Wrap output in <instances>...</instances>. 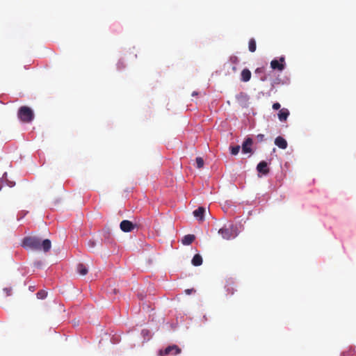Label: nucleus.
I'll use <instances>...</instances> for the list:
<instances>
[{
  "label": "nucleus",
  "instance_id": "obj_4",
  "mask_svg": "<svg viewBox=\"0 0 356 356\" xmlns=\"http://www.w3.org/2000/svg\"><path fill=\"white\" fill-rule=\"evenodd\" d=\"M181 348L177 345H171L165 348L164 350L159 351V356L176 355L181 353Z\"/></svg>",
  "mask_w": 356,
  "mask_h": 356
},
{
  "label": "nucleus",
  "instance_id": "obj_3",
  "mask_svg": "<svg viewBox=\"0 0 356 356\" xmlns=\"http://www.w3.org/2000/svg\"><path fill=\"white\" fill-rule=\"evenodd\" d=\"M218 233L222 236L224 239L230 240L236 236L237 234L235 232V228L233 225H229V227H223L220 228Z\"/></svg>",
  "mask_w": 356,
  "mask_h": 356
},
{
  "label": "nucleus",
  "instance_id": "obj_7",
  "mask_svg": "<svg viewBox=\"0 0 356 356\" xmlns=\"http://www.w3.org/2000/svg\"><path fill=\"white\" fill-rule=\"evenodd\" d=\"M252 139L251 138H247L243 143L242 144V152L243 154L252 153L251 146L252 145Z\"/></svg>",
  "mask_w": 356,
  "mask_h": 356
},
{
  "label": "nucleus",
  "instance_id": "obj_17",
  "mask_svg": "<svg viewBox=\"0 0 356 356\" xmlns=\"http://www.w3.org/2000/svg\"><path fill=\"white\" fill-rule=\"evenodd\" d=\"M256 41L254 38H251L248 42V49L250 52H254L256 51Z\"/></svg>",
  "mask_w": 356,
  "mask_h": 356
},
{
  "label": "nucleus",
  "instance_id": "obj_9",
  "mask_svg": "<svg viewBox=\"0 0 356 356\" xmlns=\"http://www.w3.org/2000/svg\"><path fill=\"white\" fill-rule=\"evenodd\" d=\"M206 209L203 207H200L193 211L194 216L199 220L202 221L204 220V214Z\"/></svg>",
  "mask_w": 356,
  "mask_h": 356
},
{
  "label": "nucleus",
  "instance_id": "obj_28",
  "mask_svg": "<svg viewBox=\"0 0 356 356\" xmlns=\"http://www.w3.org/2000/svg\"><path fill=\"white\" fill-rule=\"evenodd\" d=\"M194 290L193 289H186L185 291V292L187 293V294H191Z\"/></svg>",
  "mask_w": 356,
  "mask_h": 356
},
{
  "label": "nucleus",
  "instance_id": "obj_5",
  "mask_svg": "<svg viewBox=\"0 0 356 356\" xmlns=\"http://www.w3.org/2000/svg\"><path fill=\"white\" fill-rule=\"evenodd\" d=\"M270 67L273 70H277L278 71L282 72L285 68V58L282 56L280 58V60L273 59L270 62Z\"/></svg>",
  "mask_w": 356,
  "mask_h": 356
},
{
  "label": "nucleus",
  "instance_id": "obj_24",
  "mask_svg": "<svg viewBox=\"0 0 356 356\" xmlns=\"http://www.w3.org/2000/svg\"><path fill=\"white\" fill-rule=\"evenodd\" d=\"M88 246H89L90 248H95V245H96V243H95V241H93V240H90V241H88Z\"/></svg>",
  "mask_w": 356,
  "mask_h": 356
},
{
  "label": "nucleus",
  "instance_id": "obj_31",
  "mask_svg": "<svg viewBox=\"0 0 356 356\" xmlns=\"http://www.w3.org/2000/svg\"><path fill=\"white\" fill-rule=\"evenodd\" d=\"M113 293H117V290H116L115 289H113Z\"/></svg>",
  "mask_w": 356,
  "mask_h": 356
},
{
  "label": "nucleus",
  "instance_id": "obj_6",
  "mask_svg": "<svg viewBox=\"0 0 356 356\" xmlns=\"http://www.w3.org/2000/svg\"><path fill=\"white\" fill-rule=\"evenodd\" d=\"M135 227L136 225L134 224L127 220H122L120 224V229L124 232H131Z\"/></svg>",
  "mask_w": 356,
  "mask_h": 356
},
{
  "label": "nucleus",
  "instance_id": "obj_13",
  "mask_svg": "<svg viewBox=\"0 0 356 356\" xmlns=\"http://www.w3.org/2000/svg\"><path fill=\"white\" fill-rule=\"evenodd\" d=\"M195 239V236L193 234L185 235L181 239V243L184 245H191Z\"/></svg>",
  "mask_w": 356,
  "mask_h": 356
},
{
  "label": "nucleus",
  "instance_id": "obj_8",
  "mask_svg": "<svg viewBox=\"0 0 356 356\" xmlns=\"http://www.w3.org/2000/svg\"><path fill=\"white\" fill-rule=\"evenodd\" d=\"M257 170L259 172L262 173L263 175H267L269 172V169L268 168V164L266 161H263L259 163L257 166Z\"/></svg>",
  "mask_w": 356,
  "mask_h": 356
},
{
  "label": "nucleus",
  "instance_id": "obj_1",
  "mask_svg": "<svg viewBox=\"0 0 356 356\" xmlns=\"http://www.w3.org/2000/svg\"><path fill=\"white\" fill-rule=\"evenodd\" d=\"M22 245L26 249L43 250L44 252H47L51 248V243L49 239H44L42 241L40 238L31 236L23 239Z\"/></svg>",
  "mask_w": 356,
  "mask_h": 356
},
{
  "label": "nucleus",
  "instance_id": "obj_16",
  "mask_svg": "<svg viewBox=\"0 0 356 356\" xmlns=\"http://www.w3.org/2000/svg\"><path fill=\"white\" fill-rule=\"evenodd\" d=\"M202 264V256L199 254H195L192 259V264L195 266H199Z\"/></svg>",
  "mask_w": 356,
  "mask_h": 356
},
{
  "label": "nucleus",
  "instance_id": "obj_2",
  "mask_svg": "<svg viewBox=\"0 0 356 356\" xmlns=\"http://www.w3.org/2000/svg\"><path fill=\"white\" fill-rule=\"evenodd\" d=\"M17 117L22 122L29 123L34 119V113L30 107L23 106L19 108Z\"/></svg>",
  "mask_w": 356,
  "mask_h": 356
},
{
  "label": "nucleus",
  "instance_id": "obj_14",
  "mask_svg": "<svg viewBox=\"0 0 356 356\" xmlns=\"http://www.w3.org/2000/svg\"><path fill=\"white\" fill-rule=\"evenodd\" d=\"M289 115V111L287 108H283L278 113V118L281 122L286 121Z\"/></svg>",
  "mask_w": 356,
  "mask_h": 356
},
{
  "label": "nucleus",
  "instance_id": "obj_30",
  "mask_svg": "<svg viewBox=\"0 0 356 356\" xmlns=\"http://www.w3.org/2000/svg\"><path fill=\"white\" fill-rule=\"evenodd\" d=\"M197 94H198V93H197V92L194 91V92L192 93V96H196V95H197Z\"/></svg>",
  "mask_w": 356,
  "mask_h": 356
},
{
  "label": "nucleus",
  "instance_id": "obj_27",
  "mask_svg": "<svg viewBox=\"0 0 356 356\" xmlns=\"http://www.w3.org/2000/svg\"><path fill=\"white\" fill-rule=\"evenodd\" d=\"M124 67V65H123V63L122 62H118V69H122Z\"/></svg>",
  "mask_w": 356,
  "mask_h": 356
},
{
  "label": "nucleus",
  "instance_id": "obj_29",
  "mask_svg": "<svg viewBox=\"0 0 356 356\" xmlns=\"http://www.w3.org/2000/svg\"><path fill=\"white\" fill-rule=\"evenodd\" d=\"M232 70L234 72H236L237 71V68L235 65L232 67Z\"/></svg>",
  "mask_w": 356,
  "mask_h": 356
},
{
  "label": "nucleus",
  "instance_id": "obj_15",
  "mask_svg": "<svg viewBox=\"0 0 356 356\" xmlns=\"http://www.w3.org/2000/svg\"><path fill=\"white\" fill-rule=\"evenodd\" d=\"M76 270L81 275H86L88 272V268L83 264H79L76 266Z\"/></svg>",
  "mask_w": 356,
  "mask_h": 356
},
{
  "label": "nucleus",
  "instance_id": "obj_32",
  "mask_svg": "<svg viewBox=\"0 0 356 356\" xmlns=\"http://www.w3.org/2000/svg\"><path fill=\"white\" fill-rule=\"evenodd\" d=\"M1 188H2V186H1V185L0 184V191L1 190Z\"/></svg>",
  "mask_w": 356,
  "mask_h": 356
},
{
  "label": "nucleus",
  "instance_id": "obj_10",
  "mask_svg": "<svg viewBox=\"0 0 356 356\" xmlns=\"http://www.w3.org/2000/svg\"><path fill=\"white\" fill-rule=\"evenodd\" d=\"M275 144L282 149H285L288 145L286 140L282 136H277L275 139Z\"/></svg>",
  "mask_w": 356,
  "mask_h": 356
},
{
  "label": "nucleus",
  "instance_id": "obj_18",
  "mask_svg": "<svg viewBox=\"0 0 356 356\" xmlns=\"http://www.w3.org/2000/svg\"><path fill=\"white\" fill-rule=\"evenodd\" d=\"M37 298L39 299H44L47 297V293L44 290H40L37 293Z\"/></svg>",
  "mask_w": 356,
  "mask_h": 356
},
{
  "label": "nucleus",
  "instance_id": "obj_21",
  "mask_svg": "<svg viewBox=\"0 0 356 356\" xmlns=\"http://www.w3.org/2000/svg\"><path fill=\"white\" fill-rule=\"evenodd\" d=\"M103 236L105 238L109 239L111 236V231L109 229H104L102 230Z\"/></svg>",
  "mask_w": 356,
  "mask_h": 356
},
{
  "label": "nucleus",
  "instance_id": "obj_22",
  "mask_svg": "<svg viewBox=\"0 0 356 356\" xmlns=\"http://www.w3.org/2000/svg\"><path fill=\"white\" fill-rule=\"evenodd\" d=\"M229 61L234 65H236L238 63V58L236 56H232L229 58Z\"/></svg>",
  "mask_w": 356,
  "mask_h": 356
},
{
  "label": "nucleus",
  "instance_id": "obj_11",
  "mask_svg": "<svg viewBox=\"0 0 356 356\" xmlns=\"http://www.w3.org/2000/svg\"><path fill=\"white\" fill-rule=\"evenodd\" d=\"M225 289L227 296L234 295L236 291V289H234V282L232 280H228L225 285Z\"/></svg>",
  "mask_w": 356,
  "mask_h": 356
},
{
  "label": "nucleus",
  "instance_id": "obj_12",
  "mask_svg": "<svg viewBox=\"0 0 356 356\" xmlns=\"http://www.w3.org/2000/svg\"><path fill=\"white\" fill-rule=\"evenodd\" d=\"M251 76H252V74H251V72L250 71V70H248L247 68L243 69L241 74V80L243 82H248L250 80Z\"/></svg>",
  "mask_w": 356,
  "mask_h": 356
},
{
  "label": "nucleus",
  "instance_id": "obj_23",
  "mask_svg": "<svg viewBox=\"0 0 356 356\" xmlns=\"http://www.w3.org/2000/svg\"><path fill=\"white\" fill-rule=\"evenodd\" d=\"M264 138H265V136L264 134H259L257 136V139L258 140V141L259 142H262L263 140H264Z\"/></svg>",
  "mask_w": 356,
  "mask_h": 356
},
{
  "label": "nucleus",
  "instance_id": "obj_19",
  "mask_svg": "<svg viewBox=\"0 0 356 356\" xmlns=\"http://www.w3.org/2000/svg\"><path fill=\"white\" fill-rule=\"evenodd\" d=\"M195 161L197 168H202L204 166V160L202 157H197Z\"/></svg>",
  "mask_w": 356,
  "mask_h": 356
},
{
  "label": "nucleus",
  "instance_id": "obj_20",
  "mask_svg": "<svg viewBox=\"0 0 356 356\" xmlns=\"http://www.w3.org/2000/svg\"><path fill=\"white\" fill-rule=\"evenodd\" d=\"M240 146L239 145H236V146H234V147H230V149H231V154L232 155H236L238 154V153L239 152V150H240Z\"/></svg>",
  "mask_w": 356,
  "mask_h": 356
},
{
  "label": "nucleus",
  "instance_id": "obj_26",
  "mask_svg": "<svg viewBox=\"0 0 356 356\" xmlns=\"http://www.w3.org/2000/svg\"><path fill=\"white\" fill-rule=\"evenodd\" d=\"M3 291L6 293L7 296H10L11 295V291H12L11 288H5L3 289Z\"/></svg>",
  "mask_w": 356,
  "mask_h": 356
},
{
  "label": "nucleus",
  "instance_id": "obj_25",
  "mask_svg": "<svg viewBox=\"0 0 356 356\" xmlns=\"http://www.w3.org/2000/svg\"><path fill=\"white\" fill-rule=\"evenodd\" d=\"M280 107H281V106H280V103H278V102L274 103L273 104V108L274 110H278L280 108Z\"/></svg>",
  "mask_w": 356,
  "mask_h": 356
}]
</instances>
